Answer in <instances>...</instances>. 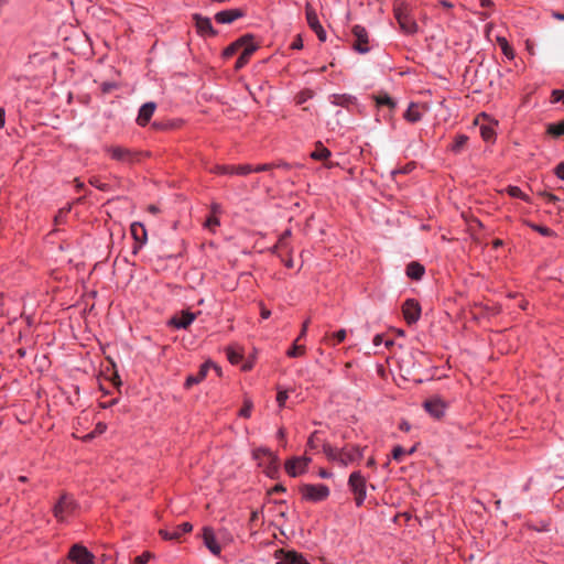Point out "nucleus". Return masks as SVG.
Segmentation results:
<instances>
[{
  "instance_id": "obj_1",
  "label": "nucleus",
  "mask_w": 564,
  "mask_h": 564,
  "mask_svg": "<svg viewBox=\"0 0 564 564\" xmlns=\"http://www.w3.org/2000/svg\"><path fill=\"white\" fill-rule=\"evenodd\" d=\"M362 448L356 445H346L341 448L333 447L328 444L323 446L326 457L343 467L359 463L362 457Z\"/></svg>"
},
{
  "instance_id": "obj_2",
  "label": "nucleus",
  "mask_w": 564,
  "mask_h": 564,
  "mask_svg": "<svg viewBox=\"0 0 564 564\" xmlns=\"http://www.w3.org/2000/svg\"><path fill=\"white\" fill-rule=\"evenodd\" d=\"M252 457L257 462L258 466L263 469V473L274 479L280 473V459L279 456L268 447H259L253 449Z\"/></svg>"
},
{
  "instance_id": "obj_3",
  "label": "nucleus",
  "mask_w": 564,
  "mask_h": 564,
  "mask_svg": "<svg viewBox=\"0 0 564 564\" xmlns=\"http://www.w3.org/2000/svg\"><path fill=\"white\" fill-rule=\"evenodd\" d=\"M79 509L77 500L69 494H63L53 506V516L61 523H68Z\"/></svg>"
},
{
  "instance_id": "obj_4",
  "label": "nucleus",
  "mask_w": 564,
  "mask_h": 564,
  "mask_svg": "<svg viewBox=\"0 0 564 564\" xmlns=\"http://www.w3.org/2000/svg\"><path fill=\"white\" fill-rule=\"evenodd\" d=\"M394 17L403 33L413 34L417 31V24L410 14L409 6L405 2H394Z\"/></svg>"
},
{
  "instance_id": "obj_5",
  "label": "nucleus",
  "mask_w": 564,
  "mask_h": 564,
  "mask_svg": "<svg viewBox=\"0 0 564 564\" xmlns=\"http://www.w3.org/2000/svg\"><path fill=\"white\" fill-rule=\"evenodd\" d=\"M302 498L310 502H321L328 498L330 490L324 484H305L300 487Z\"/></svg>"
},
{
  "instance_id": "obj_6",
  "label": "nucleus",
  "mask_w": 564,
  "mask_h": 564,
  "mask_svg": "<svg viewBox=\"0 0 564 564\" xmlns=\"http://www.w3.org/2000/svg\"><path fill=\"white\" fill-rule=\"evenodd\" d=\"M348 487L355 496V503L360 507L366 499V478L357 470L350 474L348 479Z\"/></svg>"
},
{
  "instance_id": "obj_7",
  "label": "nucleus",
  "mask_w": 564,
  "mask_h": 564,
  "mask_svg": "<svg viewBox=\"0 0 564 564\" xmlns=\"http://www.w3.org/2000/svg\"><path fill=\"white\" fill-rule=\"evenodd\" d=\"M311 462L312 458L306 455L294 456L285 462L284 468L290 477H297L306 471Z\"/></svg>"
},
{
  "instance_id": "obj_8",
  "label": "nucleus",
  "mask_w": 564,
  "mask_h": 564,
  "mask_svg": "<svg viewBox=\"0 0 564 564\" xmlns=\"http://www.w3.org/2000/svg\"><path fill=\"white\" fill-rule=\"evenodd\" d=\"M68 558L75 564H93L95 555L83 544H74L69 552Z\"/></svg>"
},
{
  "instance_id": "obj_9",
  "label": "nucleus",
  "mask_w": 564,
  "mask_h": 564,
  "mask_svg": "<svg viewBox=\"0 0 564 564\" xmlns=\"http://www.w3.org/2000/svg\"><path fill=\"white\" fill-rule=\"evenodd\" d=\"M305 14L308 26L315 32L321 42H325L327 33L322 26L315 9L310 3L305 6Z\"/></svg>"
},
{
  "instance_id": "obj_10",
  "label": "nucleus",
  "mask_w": 564,
  "mask_h": 564,
  "mask_svg": "<svg viewBox=\"0 0 564 564\" xmlns=\"http://www.w3.org/2000/svg\"><path fill=\"white\" fill-rule=\"evenodd\" d=\"M425 411L434 419L444 416L447 409L446 402L438 395H433L426 399L423 403Z\"/></svg>"
},
{
  "instance_id": "obj_11",
  "label": "nucleus",
  "mask_w": 564,
  "mask_h": 564,
  "mask_svg": "<svg viewBox=\"0 0 564 564\" xmlns=\"http://www.w3.org/2000/svg\"><path fill=\"white\" fill-rule=\"evenodd\" d=\"M352 35L355 37V42L352 47L356 52L360 54H366L370 51V46L368 45L369 39L366 29L361 25H355L352 28Z\"/></svg>"
},
{
  "instance_id": "obj_12",
  "label": "nucleus",
  "mask_w": 564,
  "mask_h": 564,
  "mask_svg": "<svg viewBox=\"0 0 564 564\" xmlns=\"http://www.w3.org/2000/svg\"><path fill=\"white\" fill-rule=\"evenodd\" d=\"M402 315L408 324H414L417 322L421 315V306L414 299H408L402 304Z\"/></svg>"
},
{
  "instance_id": "obj_13",
  "label": "nucleus",
  "mask_w": 564,
  "mask_h": 564,
  "mask_svg": "<svg viewBox=\"0 0 564 564\" xmlns=\"http://www.w3.org/2000/svg\"><path fill=\"white\" fill-rule=\"evenodd\" d=\"M107 153L112 160L122 163H130L134 160V154L127 148L119 145H111L106 149Z\"/></svg>"
},
{
  "instance_id": "obj_14",
  "label": "nucleus",
  "mask_w": 564,
  "mask_h": 564,
  "mask_svg": "<svg viewBox=\"0 0 564 564\" xmlns=\"http://www.w3.org/2000/svg\"><path fill=\"white\" fill-rule=\"evenodd\" d=\"M241 48H242V51L235 64L236 69H241L242 67H245L248 64L251 55L257 50V45L253 43L252 37L249 36V42H247L245 45H242Z\"/></svg>"
},
{
  "instance_id": "obj_15",
  "label": "nucleus",
  "mask_w": 564,
  "mask_h": 564,
  "mask_svg": "<svg viewBox=\"0 0 564 564\" xmlns=\"http://www.w3.org/2000/svg\"><path fill=\"white\" fill-rule=\"evenodd\" d=\"M193 530V525L189 522H183L177 525L173 531H169L166 529H161L159 534L162 539L166 541H172L178 539L182 534L188 533Z\"/></svg>"
},
{
  "instance_id": "obj_16",
  "label": "nucleus",
  "mask_w": 564,
  "mask_h": 564,
  "mask_svg": "<svg viewBox=\"0 0 564 564\" xmlns=\"http://www.w3.org/2000/svg\"><path fill=\"white\" fill-rule=\"evenodd\" d=\"M196 318V315L188 311H183L180 315H174L169 324L177 329H186Z\"/></svg>"
},
{
  "instance_id": "obj_17",
  "label": "nucleus",
  "mask_w": 564,
  "mask_h": 564,
  "mask_svg": "<svg viewBox=\"0 0 564 564\" xmlns=\"http://www.w3.org/2000/svg\"><path fill=\"white\" fill-rule=\"evenodd\" d=\"M203 540L205 546L209 550V552L214 555H219L221 552V547L216 539L215 532L212 528L206 527L203 530Z\"/></svg>"
},
{
  "instance_id": "obj_18",
  "label": "nucleus",
  "mask_w": 564,
  "mask_h": 564,
  "mask_svg": "<svg viewBox=\"0 0 564 564\" xmlns=\"http://www.w3.org/2000/svg\"><path fill=\"white\" fill-rule=\"evenodd\" d=\"M276 564H308L307 561L294 551H280L276 554Z\"/></svg>"
},
{
  "instance_id": "obj_19",
  "label": "nucleus",
  "mask_w": 564,
  "mask_h": 564,
  "mask_svg": "<svg viewBox=\"0 0 564 564\" xmlns=\"http://www.w3.org/2000/svg\"><path fill=\"white\" fill-rule=\"evenodd\" d=\"M194 20L196 24L197 32L203 36H215L216 31L213 28L212 21L209 18L202 17L199 14H194Z\"/></svg>"
},
{
  "instance_id": "obj_20",
  "label": "nucleus",
  "mask_w": 564,
  "mask_h": 564,
  "mask_svg": "<svg viewBox=\"0 0 564 564\" xmlns=\"http://www.w3.org/2000/svg\"><path fill=\"white\" fill-rule=\"evenodd\" d=\"M155 109H156V105L153 101L143 104L139 109V113L137 117V123L141 127H144L152 118Z\"/></svg>"
},
{
  "instance_id": "obj_21",
  "label": "nucleus",
  "mask_w": 564,
  "mask_h": 564,
  "mask_svg": "<svg viewBox=\"0 0 564 564\" xmlns=\"http://www.w3.org/2000/svg\"><path fill=\"white\" fill-rule=\"evenodd\" d=\"M241 17H243V12L240 9H229L217 12L215 20L220 24H229Z\"/></svg>"
},
{
  "instance_id": "obj_22",
  "label": "nucleus",
  "mask_w": 564,
  "mask_h": 564,
  "mask_svg": "<svg viewBox=\"0 0 564 564\" xmlns=\"http://www.w3.org/2000/svg\"><path fill=\"white\" fill-rule=\"evenodd\" d=\"M330 102L335 106L345 107L347 109L352 106H357L356 97L348 94H334L330 96Z\"/></svg>"
},
{
  "instance_id": "obj_23",
  "label": "nucleus",
  "mask_w": 564,
  "mask_h": 564,
  "mask_svg": "<svg viewBox=\"0 0 564 564\" xmlns=\"http://www.w3.org/2000/svg\"><path fill=\"white\" fill-rule=\"evenodd\" d=\"M405 273L410 279L419 281L424 275L425 268L421 263L412 261L406 265Z\"/></svg>"
},
{
  "instance_id": "obj_24",
  "label": "nucleus",
  "mask_w": 564,
  "mask_h": 564,
  "mask_svg": "<svg viewBox=\"0 0 564 564\" xmlns=\"http://www.w3.org/2000/svg\"><path fill=\"white\" fill-rule=\"evenodd\" d=\"M130 229L135 242H138L140 246L147 242V230L141 223H133Z\"/></svg>"
},
{
  "instance_id": "obj_25",
  "label": "nucleus",
  "mask_w": 564,
  "mask_h": 564,
  "mask_svg": "<svg viewBox=\"0 0 564 564\" xmlns=\"http://www.w3.org/2000/svg\"><path fill=\"white\" fill-rule=\"evenodd\" d=\"M421 106L417 104H411L409 108L403 113V117L409 122H416L421 119L422 112L420 110Z\"/></svg>"
},
{
  "instance_id": "obj_26",
  "label": "nucleus",
  "mask_w": 564,
  "mask_h": 564,
  "mask_svg": "<svg viewBox=\"0 0 564 564\" xmlns=\"http://www.w3.org/2000/svg\"><path fill=\"white\" fill-rule=\"evenodd\" d=\"M332 155V152L318 142L315 150L311 153V158L316 161H325Z\"/></svg>"
},
{
  "instance_id": "obj_27",
  "label": "nucleus",
  "mask_w": 564,
  "mask_h": 564,
  "mask_svg": "<svg viewBox=\"0 0 564 564\" xmlns=\"http://www.w3.org/2000/svg\"><path fill=\"white\" fill-rule=\"evenodd\" d=\"M247 42H249V36L248 35L242 36L241 39H239L238 41H236L235 43H232L231 45H229L228 47L225 48L224 56L225 57L232 56Z\"/></svg>"
},
{
  "instance_id": "obj_28",
  "label": "nucleus",
  "mask_w": 564,
  "mask_h": 564,
  "mask_svg": "<svg viewBox=\"0 0 564 564\" xmlns=\"http://www.w3.org/2000/svg\"><path fill=\"white\" fill-rule=\"evenodd\" d=\"M300 340L297 338L294 340L293 345L288 349L286 356L290 358H296L300 356H303L306 351V348L304 345L299 344Z\"/></svg>"
},
{
  "instance_id": "obj_29",
  "label": "nucleus",
  "mask_w": 564,
  "mask_h": 564,
  "mask_svg": "<svg viewBox=\"0 0 564 564\" xmlns=\"http://www.w3.org/2000/svg\"><path fill=\"white\" fill-rule=\"evenodd\" d=\"M547 133L554 138L564 135V120L556 123H550L547 126Z\"/></svg>"
},
{
  "instance_id": "obj_30",
  "label": "nucleus",
  "mask_w": 564,
  "mask_h": 564,
  "mask_svg": "<svg viewBox=\"0 0 564 564\" xmlns=\"http://www.w3.org/2000/svg\"><path fill=\"white\" fill-rule=\"evenodd\" d=\"M480 135L486 142H491L495 140L496 132L492 127L487 124H481L479 127Z\"/></svg>"
},
{
  "instance_id": "obj_31",
  "label": "nucleus",
  "mask_w": 564,
  "mask_h": 564,
  "mask_svg": "<svg viewBox=\"0 0 564 564\" xmlns=\"http://www.w3.org/2000/svg\"><path fill=\"white\" fill-rule=\"evenodd\" d=\"M497 42L505 54L506 57L512 59L514 57V52L512 47L509 45L508 41L505 37H498Z\"/></svg>"
},
{
  "instance_id": "obj_32",
  "label": "nucleus",
  "mask_w": 564,
  "mask_h": 564,
  "mask_svg": "<svg viewBox=\"0 0 564 564\" xmlns=\"http://www.w3.org/2000/svg\"><path fill=\"white\" fill-rule=\"evenodd\" d=\"M209 172L220 175H234V165L216 164L209 169Z\"/></svg>"
},
{
  "instance_id": "obj_33",
  "label": "nucleus",
  "mask_w": 564,
  "mask_h": 564,
  "mask_svg": "<svg viewBox=\"0 0 564 564\" xmlns=\"http://www.w3.org/2000/svg\"><path fill=\"white\" fill-rule=\"evenodd\" d=\"M226 351H227V358L230 364L238 365L242 360V354L239 350H237L232 347H228L226 349Z\"/></svg>"
},
{
  "instance_id": "obj_34",
  "label": "nucleus",
  "mask_w": 564,
  "mask_h": 564,
  "mask_svg": "<svg viewBox=\"0 0 564 564\" xmlns=\"http://www.w3.org/2000/svg\"><path fill=\"white\" fill-rule=\"evenodd\" d=\"M210 368L215 369V371H216L218 375H220V368H219L217 365L213 364L212 361H206V362H204V364L200 366L199 371L197 372V375H198V376L204 380V379L206 378L207 372H208V370H209Z\"/></svg>"
},
{
  "instance_id": "obj_35",
  "label": "nucleus",
  "mask_w": 564,
  "mask_h": 564,
  "mask_svg": "<svg viewBox=\"0 0 564 564\" xmlns=\"http://www.w3.org/2000/svg\"><path fill=\"white\" fill-rule=\"evenodd\" d=\"M415 451V446H412L410 449H405L404 447L398 445L393 448L392 451V455H393V458L395 460H401L402 457L405 455V454H411Z\"/></svg>"
},
{
  "instance_id": "obj_36",
  "label": "nucleus",
  "mask_w": 564,
  "mask_h": 564,
  "mask_svg": "<svg viewBox=\"0 0 564 564\" xmlns=\"http://www.w3.org/2000/svg\"><path fill=\"white\" fill-rule=\"evenodd\" d=\"M253 409V403L250 399H245L243 406L239 411V416L248 419L251 416V412Z\"/></svg>"
},
{
  "instance_id": "obj_37",
  "label": "nucleus",
  "mask_w": 564,
  "mask_h": 564,
  "mask_svg": "<svg viewBox=\"0 0 564 564\" xmlns=\"http://www.w3.org/2000/svg\"><path fill=\"white\" fill-rule=\"evenodd\" d=\"M286 251L288 253L291 252L289 247V240H285V237H280L276 245L273 247L274 253H280L279 251Z\"/></svg>"
},
{
  "instance_id": "obj_38",
  "label": "nucleus",
  "mask_w": 564,
  "mask_h": 564,
  "mask_svg": "<svg viewBox=\"0 0 564 564\" xmlns=\"http://www.w3.org/2000/svg\"><path fill=\"white\" fill-rule=\"evenodd\" d=\"M468 137L465 134L457 135L455 139L454 144L452 145V150L454 152H459L463 147L467 143Z\"/></svg>"
},
{
  "instance_id": "obj_39",
  "label": "nucleus",
  "mask_w": 564,
  "mask_h": 564,
  "mask_svg": "<svg viewBox=\"0 0 564 564\" xmlns=\"http://www.w3.org/2000/svg\"><path fill=\"white\" fill-rule=\"evenodd\" d=\"M252 173V165L243 164V165H234V175H248Z\"/></svg>"
},
{
  "instance_id": "obj_40",
  "label": "nucleus",
  "mask_w": 564,
  "mask_h": 564,
  "mask_svg": "<svg viewBox=\"0 0 564 564\" xmlns=\"http://www.w3.org/2000/svg\"><path fill=\"white\" fill-rule=\"evenodd\" d=\"M508 194L511 197L521 198L523 200H528V196L517 186H509Z\"/></svg>"
},
{
  "instance_id": "obj_41",
  "label": "nucleus",
  "mask_w": 564,
  "mask_h": 564,
  "mask_svg": "<svg viewBox=\"0 0 564 564\" xmlns=\"http://www.w3.org/2000/svg\"><path fill=\"white\" fill-rule=\"evenodd\" d=\"M153 557L154 555L151 552L145 551L134 558V564H147Z\"/></svg>"
},
{
  "instance_id": "obj_42",
  "label": "nucleus",
  "mask_w": 564,
  "mask_h": 564,
  "mask_svg": "<svg viewBox=\"0 0 564 564\" xmlns=\"http://www.w3.org/2000/svg\"><path fill=\"white\" fill-rule=\"evenodd\" d=\"M219 219H218V216L217 215H210L206 221H205V227L208 228L209 230H214L216 227L219 226Z\"/></svg>"
},
{
  "instance_id": "obj_43",
  "label": "nucleus",
  "mask_w": 564,
  "mask_h": 564,
  "mask_svg": "<svg viewBox=\"0 0 564 564\" xmlns=\"http://www.w3.org/2000/svg\"><path fill=\"white\" fill-rule=\"evenodd\" d=\"M289 398L288 391L279 389L276 393V402L280 408H283L285 405V402Z\"/></svg>"
},
{
  "instance_id": "obj_44",
  "label": "nucleus",
  "mask_w": 564,
  "mask_h": 564,
  "mask_svg": "<svg viewBox=\"0 0 564 564\" xmlns=\"http://www.w3.org/2000/svg\"><path fill=\"white\" fill-rule=\"evenodd\" d=\"M531 228L534 229L535 231L540 232L542 236H545V237H551V236L554 235L552 229H550L547 227H544V226L531 225Z\"/></svg>"
},
{
  "instance_id": "obj_45",
  "label": "nucleus",
  "mask_w": 564,
  "mask_h": 564,
  "mask_svg": "<svg viewBox=\"0 0 564 564\" xmlns=\"http://www.w3.org/2000/svg\"><path fill=\"white\" fill-rule=\"evenodd\" d=\"M200 381H203V379L197 373L191 375L186 378L185 388L189 389L191 387L198 384Z\"/></svg>"
},
{
  "instance_id": "obj_46",
  "label": "nucleus",
  "mask_w": 564,
  "mask_h": 564,
  "mask_svg": "<svg viewBox=\"0 0 564 564\" xmlns=\"http://www.w3.org/2000/svg\"><path fill=\"white\" fill-rule=\"evenodd\" d=\"M346 335H347V333H346V330H345V329H339L338 332L334 333V334L332 335V340H334V341L332 343V345H336V344H338V343L344 341V340H345V338H346Z\"/></svg>"
},
{
  "instance_id": "obj_47",
  "label": "nucleus",
  "mask_w": 564,
  "mask_h": 564,
  "mask_svg": "<svg viewBox=\"0 0 564 564\" xmlns=\"http://www.w3.org/2000/svg\"><path fill=\"white\" fill-rule=\"evenodd\" d=\"M552 102L563 101L564 102V90L555 89L551 95Z\"/></svg>"
},
{
  "instance_id": "obj_48",
  "label": "nucleus",
  "mask_w": 564,
  "mask_h": 564,
  "mask_svg": "<svg viewBox=\"0 0 564 564\" xmlns=\"http://www.w3.org/2000/svg\"><path fill=\"white\" fill-rule=\"evenodd\" d=\"M317 432H314L311 434V436L308 437L307 440V444L306 446L310 448V449H313V448H316L317 447Z\"/></svg>"
},
{
  "instance_id": "obj_49",
  "label": "nucleus",
  "mask_w": 564,
  "mask_h": 564,
  "mask_svg": "<svg viewBox=\"0 0 564 564\" xmlns=\"http://www.w3.org/2000/svg\"><path fill=\"white\" fill-rule=\"evenodd\" d=\"M274 165L271 164V163H265V164H259V165H256V166H252V172H265V171H269L273 167Z\"/></svg>"
},
{
  "instance_id": "obj_50",
  "label": "nucleus",
  "mask_w": 564,
  "mask_h": 564,
  "mask_svg": "<svg viewBox=\"0 0 564 564\" xmlns=\"http://www.w3.org/2000/svg\"><path fill=\"white\" fill-rule=\"evenodd\" d=\"M89 182L93 186H95L98 189H101V191L106 189L107 185L105 183L100 182L97 177H91Z\"/></svg>"
},
{
  "instance_id": "obj_51",
  "label": "nucleus",
  "mask_w": 564,
  "mask_h": 564,
  "mask_svg": "<svg viewBox=\"0 0 564 564\" xmlns=\"http://www.w3.org/2000/svg\"><path fill=\"white\" fill-rule=\"evenodd\" d=\"M377 106H386L388 105V94H383L375 97Z\"/></svg>"
},
{
  "instance_id": "obj_52",
  "label": "nucleus",
  "mask_w": 564,
  "mask_h": 564,
  "mask_svg": "<svg viewBox=\"0 0 564 564\" xmlns=\"http://www.w3.org/2000/svg\"><path fill=\"white\" fill-rule=\"evenodd\" d=\"M303 47V40L301 35H297L291 44V48L301 50Z\"/></svg>"
},
{
  "instance_id": "obj_53",
  "label": "nucleus",
  "mask_w": 564,
  "mask_h": 564,
  "mask_svg": "<svg viewBox=\"0 0 564 564\" xmlns=\"http://www.w3.org/2000/svg\"><path fill=\"white\" fill-rule=\"evenodd\" d=\"M308 324H310V319H306L303 325H302V328H301V332L297 336V340H301L303 339L305 336H306V333H307V328H308Z\"/></svg>"
},
{
  "instance_id": "obj_54",
  "label": "nucleus",
  "mask_w": 564,
  "mask_h": 564,
  "mask_svg": "<svg viewBox=\"0 0 564 564\" xmlns=\"http://www.w3.org/2000/svg\"><path fill=\"white\" fill-rule=\"evenodd\" d=\"M554 172L558 178L564 180V162L557 164Z\"/></svg>"
},
{
  "instance_id": "obj_55",
  "label": "nucleus",
  "mask_w": 564,
  "mask_h": 564,
  "mask_svg": "<svg viewBox=\"0 0 564 564\" xmlns=\"http://www.w3.org/2000/svg\"><path fill=\"white\" fill-rule=\"evenodd\" d=\"M410 518L406 513L397 514L393 517V521L401 524L402 521H408Z\"/></svg>"
},
{
  "instance_id": "obj_56",
  "label": "nucleus",
  "mask_w": 564,
  "mask_h": 564,
  "mask_svg": "<svg viewBox=\"0 0 564 564\" xmlns=\"http://www.w3.org/2000/svg\"><path fill=\"white\" fill-rule=\"evenodd\" d=\"M278 256L281 258V260L283 261V263H284V265L286 268L291 269V268L294 267V261H293V259L291 257H289L286 260H284L283 257H282V253H278Z\"/></svg>"
},
{
  "instance_id": "obj_57",
  "label": "nucleus",
  "mask_w": 564,
  "mask_h": 564,
  "mask_svg": "<svg viewBox=\"0 0 564 564\" xmlns=\"http://www.w3.org/2000/svg\"><path fill=\"white\" fill-rule=\"evenodd\" d=\"M260 307H261V311H260L261 317L263 319L269 318L271 316V311L268 310L267 307H264L262 304L260 305Z\"/></svg>"
},
{
  "instance_id": "obj_58",
  "label": "nucleus",
  "mask_w": 564,
  "mask_h": 564,
  "mask_svg": "<svg viewBox=\"0 0 564 564\" xmlns=\"http://www.w3.org/2000/svg\"><path fill=\"white\" fill-rule=\"evenodd\" d=\"M541 195L544 196L551 203H555L558 200V198L551 193H541Z\"/></svg>"
},
{
  "instance_id": "obj_59",
  "label": "nucleus",
  "mask_w": 564,
  "mask_h": 564,
  "mask_svg": "<svg viewBox=\"0 0 564 564\" xmlns=\"http://www.w3.org/2000/svg\"><path fill=\"white\" fill-rule=\"evenodd\" d=\"M106 429H107L106 424L99 422V423H97V425L95 427V432L101 434L106 431Z\"/></svg>"
},
{
  "instance_id": "obj_60",
  "label": "nucleus",
  "mask_w": 564,
  "mask_h": 564,
  "mask_svg": "<svg viewBox=\"0 0 564 564\" xmlns=\"http://www.w3.org/2000/svg\"><path fill=\"white\" fill-rule=\"evenodd\" d=\"M6 123V112L3 108H0V128H2Z\"/></svg>"
},
{
  "instance_id": "obj_61",
  "label": "nucleus",
  "mask_w": 564,
  "mask_h": 564,
  "mask_svg": "<svg viewBox=\"0 0 564 564\" xmlns=\"http://www.w3.org/2000/svg\"><path fill=\"white\" fill-rule=\"evenodd\" d=\"M220 210H221V208H220V206L218 204H213L212 205V215H217L218 216V214H220Z\"/></svg>"
},
{
  "instance_id": "obj_62",
  "label": "nucleus",
  "mask_w": 564,
  "mask_h": 564,
  "mask_svg": "<svg viewBox=\"0 0 564 564\" xmlns=\"http://www.w3.org/2000/svg\"><path fill=\"white\" fill-rule=\"evenodd\" d=\"M284 491H285V488L282 485H275L272 488V492H284Z\"/></svg>"
},
{
  "instance_id": "obj_63",
  "label": "nucleus",
  "mask_w": 564,
  "mask_h": 564,
  "mask_svg": "<svg viewBox=\"0 0 564 564\" xmlns=\"http://www.w3.org/2000/svg\"><path fill=\"white\" fill-rule=\"evenodd\" d=\"M318 476L322 478H329L332 476V474L326 471L325 469H321L318 473Z\"/></svg>"
},
{
  "instance_id": "obj_64",
  "label": "nucleus",
  "mask_w": 564,
  "mask_h": 564,
  "mask_svg": "<svg viewBox=\"0 0 564 564\" xmlns=\"http://www.w3.org/2000/svg\"><path fill=\"white\" fill-rule=\"evenodd\" d=\"M382 343V335H376L373 338V345L379 346Z\"/></svg>"
}]
</instances>
